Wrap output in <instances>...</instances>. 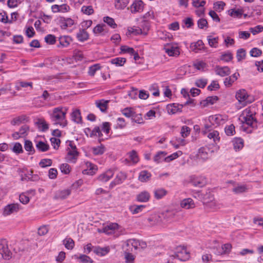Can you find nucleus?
Returning <instances> with one entry per match:
<instances>
[{
    "label": "nucleus",
    "instance_id": "47",
    "mask_svg": "<svg viewBox=\"0 0 263 263\" xmlns=\"http://www.w3.org/2000/svg\"><path fill=\"white\" fill-rule=\"evenodd\" d=\"M104 22L106 23L108 26H109L112 28H116L117 26V25L116 24L114 20L110 17L109 16H105L103 18Z\"/></svg>",
    "mask_w": 263,
    "mask_h": 263
},
{
    "label": "nucleus",
    "instance_id": "43",
    "mask_svg": "<svg viewBox=\"0 0 263 263\" xmlns=\"http://www.w3.org/2000/svg\"><path fill=\"white\" fill-rule=\"evenodd\" d=\"M229 12V15L234 17L240 18L243 14V10L239 9H232Z\"/></svg>",
    "mask_w": 263,
    "mask_h": 263
},
{
    "label": "nucleus",
    "instance_id": "61",
    "mask_svg": "<svg viewBox=\"0 0 263 263\" xmlns=\"http://www.w3.org/2000/svg\"><path fill=\"white\" fill-rule=\"evenodd\" d=\"M132 120L133 121L138 124H141L143 123V118H142L141 114H136L135 112L134 113L132 117Z\"/></svg>",
    "mask_w": 263,
    "mask_h": 263
},
{
    "label": "nucleus",
    "instance_id": "27",
    "mask_svg": "<svg viewBox=\"0 0 263 263\" xmlns=\"http://www.w3.org/2000/svg\"><path fill=\"white\" fill-rule=\"evenodd\" d=\"M109 102V100H105L102 99L96 101L95 104L97 107L99 108L102 112H105L107 108L108 103Z\"/></svg>",
    "mask_w": 263,
    "mask_h": 263
},
{
    "label": "nucleus",
    "instance_id": "1",
    "mask_svg": "<svg viewBox=\"0 0 263 263\" xmlns=\"http://www.w3.org/2000/svg\"><path fill=\"white\" fill-rule=\"evenodd\" d=\"M255 115L256 108L255 107H249L243 110L239 119L243 123H246L251 127H254L257 126Z\"/></svg>",
    "mask_w": 263,
    "mask_h": 263
},
{
    "label": "nucleus",
    "instance_id": "31",
    "mask_svg": "<svg viewBox=\"0 0 263 263\" xmlns=\"http://www.w3.org/2000/svg\"><path fill=\"white\" fill-rule=\"evenodd\" d=\"M154 194L156 199H160L167 194V191L163 188H158L155 190Z\"/></svg>",
    "mask_w": 263,
    "mask_h": 263
},
{
    "label": "nucleus",
    "instance_id": "40",
    "mask_svg": "<svg viewBox=\"0 0 263 263\" xmlns=\"http://www.w3.org/2000/svg\"><path fill=\"white\" fill-rule=\"evenodd\" d=\"M81 12L86 15H91L94 13V10L91 6L84 5L81 7Z\"/></svg>",
    "mask_w": 263,
    "mask_h": 263
},
{
    "label": "nucleus",
    "instance_id": "3",
    "mask_svg": "<svg viewBox=\"0 0 263 263\" xmlns=\"http://www.w3.org/2000/svg\"><path fill=\"white\" fill-rule=\"evenodd\" d=\"M219 147L216 144L209 145V146L201 147L198 150L197 158L198 159L205 161L208 160L210 155L217 151Z\"/></svg>",
    "mask_w": 263,
    "mask_h": 263
},
{
    "label": "nucleus",
    "instance_id": "32",
    "mask_svg": "<svg viewBox=\"0 0 263 263\" xmlns=\"http://www.w3.org/2000/svg\"><path fill=\"white\" fill-rule=\"evenodd\" d=\"M232 142L236 151H239L243 147V140L240 138H234Z\"/></svg>",
    "mask_w": 263,
    "mask_h": 263
},
{
    "label": "nucleus",
    "instance_id": "46",
    "mask_svg": "<svg viewBox=\"0 0 263 263\" xmlns=\"http://www.w3.org/2000/svg\"><path fill=\"white\" fill-rule=\"evenodd\" d=\"M218 98L217 96L208 97L205 100L203 101V105L205 106L209 104H213L218 100Z\"/></svg>",
    "mask_w": 263,
    "mask_h": 263
},
{
    "label": "nucleus",
    "instance_id": "49",
    "mask_svg": "<svg viewBox=\"0 0 263 263\" xmlns=\"http://www.w3.org/2000/svg\"><path fill=\"white\" fill-rule=\"evenodd\" d=\"M63 243L65 245V247L69 250L72 249L74 246V242L72 239L71 238H66L63 240Z\"/></svg>",
    "mask_w": 263,
    "mask_h": 263
},
{
    "label": "nucleus",
    "instance_id": "2",
    "mask_svg": "<svg viewBox=\"0 0 263 263\" xmlns=\"http://www.w3.org/2000/svg\"><path fill=\"white\" fill-rule=\"evenodd\" d=\"M67 109L63 110L62 107L54 108L51 115V119L54 124L59 125L62 127H65L67 125L66 119Z\"/></svg>",
    "mask_w": 263,
    "mask_h": 263
},
{
    "label": "nucleus",
    "instance_id": "19",
    "mask_svg": "<svg viewBox=\"0 0 263 263\" xmlns=\"http://www.w3.org/2000/svg\"><path fill=\"white\" fill-rule=\"evenodd\" d=\"M150 197V194L147 191H144L136 196V199L138 202H146L149 201Z\"/></svg>",
    "mask_w": 263,
    "mask_h": 263
},
{
    "label": "nucleus",
    "instance_id": "26",
    "mask_svg": "<svg viewBox=\"0 0 263 263\" xmlns=\"http://www.w3.org/2000/svg\"><path fill=\"white\" fill-rule=\"evenodd\" d=\"M165 52L167 53L169 56H177L179 54V49L177 47L168 46L164 48Z\"/></svg>",
    "mask_w": 263,
    "mask_h": 263
},
{
    "label": "nucleus",
    "instance_id": "44",
    "mask_svg": "<svg viewBox=\"0 0 263 263\" xmlns=\"http://www.w3.org/2000/svg\"><path fill=\"white\" fill-rule=\"evenodd\" d=\"M145 206L144 205H134L130 207L129 210L133 214H136L141 212Z\"/></svg>",
    "mask_w": 263,
    "mask_h": 263
},
{
    "label": "nucleus",
    "instance_id": "55",
    "mask_svg": "<svg viewBox=\"0 0 263 263\" xmlns=\"http://www.w3.org/2000/svg\"><path fill=\"white\" fill-rule=\"evenodd\" d=\"M224 130L227 136H233L235 133V126L233 124L226 126Z\"/></svg>",
    "mask_w": 263,
    "mask_h": 263
},
{
    "label": "nucleus",
    "instance_id": "57",
    "mask_svg": "<svg viewBox=\"0 0 263 263\" xmlns=\"http://www.w3.org/2000/svg\"><path fill=\"white\" fill-rule=\"evenodd\" d=\"M26 119L25 116H21L16 117L11 121V124L13 125H18L24 121Z\"/></svg>",
    "mask_w": 263,
    "mask_h": 263
},
{
    "label": "nucleus",
    "instance_id": "48",
    "mask_svg": "<svg viewBox=\"0 0 263 263\" xmlns=\"http://www.w3.org/2000/svg\"><path fill=\"white\" fill-rule=\"evenodd\" d=\"M126 263H134L135 257L130 252H124Z\"/></svg>",
    "mask_w": 263,
    "mask_h": 263
},
{
    "label": "nucleus",
    "instance_id": "34",
    "mask_svg": "<svg viewBox=\"0 0 263 263\" xmlns=\"http://www.w3.org/2000/svg\"><path fill=\"white\" fill-rule=\"evenodd\" d=\"M126 59L121 57H118L110 60V62L112 64L115 65L116 66H122L126 62Z\"/></svg>",
    "mask_w": 263,
    "mask_h": 263
},
{
    "label": "nucleus",
    "instance_id": "6",
    "mask_svg": "<svg viewBox=\"0 0 263 263\" xmlns=\"http://www.w3.org/2000/svg\"><path fill=\"white\" fill-rule=\"evenodd\" d=\"M121 229L120 232L121 234H124L125 230L122 229L117 223H110L103 228V232L107 234H111L116 230Z\"/></svg>",
    "mask_w": 263,
    "mask_h": 263
},
{
    "label": "nucleus",
    "instance_id": "33",
    "mask_svg": "<svg viewBox=\"0 0 263 263\" xmlns=\"http://www.w3.org/2000/svg\"><path fill=\"white\" fill-rule=\"evenodd\" d=\"M72 120L77 123H80L82 122V117L81 116L80 111L79 109L74 110L71 114Z\"/></svg>",
    "mask_w": 263,
    "mask_h": 263
},
{
    "label": "nucleus",
    "instance_id": "18",
    "mask_svg": "<svg viewBox=\"0 0 263 263\" xmlns=\"http://www.w3.org/2000/svg\"><path fill=\"white\" fill-rule=\"evenodd\" d=\"M71 194V190L65 189L58 191L56 192L54 198L57 199H65Z\"/></svg>",
    "mask_w": 263,
    "mask_h": 263
},
{
    "label": "nucleus",
    "instance_id": "12",
    "mask_svg": "<svg viewBox=\"0 0 263 263\" xmlns=\"http://www.w3.org/2000/svg\"><path fill=\"white\" fill-rule=\"evenodd\" d=\"M235 97L240 103L246 104L247 102V100L248 98V95L245 89H242L236 92Z\"/></svg>",
    "mask_w": 263,
    "mask_h": 263
},
{
    "label": "nucleus",
    "instance_id": "35",
    "mask_svg": "<svg viewBox=\"0 0 263 263\" xmlns=\"http://www.w3.org/2000/svg\"><path fill=\"white\" fill-rule=\"evenodd\" d=\"M105 146L102 144L92 148V153L95 155H101L105 152Z\"/></svg>",
    "mask_w": 263,
    "mask_h": 263
},
{
    "label": "nucleus",
    "instance_id": "14",
    "mask_svg": "<svg viewBox=\"0 0 263 263\" xmlns=\"http://www.w3.org/2000/svg\"><path fill=\"white\" fill-rule=\"evenodd\" d=\"M176 212L173 210H167L161 213V216L163 217L164 223L170 222L175 217Z\"/></svg>",
    "mask_w": 263,
    "mask_h": 263
},
{
    "label": "nucleus",
    "instance_id": "13",
    "mask_svg": "<svg viewBox=\"0 0 263 263\" xmlns=\"http://www.w3.org/2000/svg\"><path fill=\"white\" fill-rule=\"evenodd\" d=\"M59 24L62 29H66L74 24V21L71 18L60 17L59 20Z\"/></svg>",
    "mask_w": 263,
    "mask_h": 263
},
{
    "label": "nucleus",
    "instance_id": "7",
    "mask_svg": "<svg viewBox=\"0 0 263 263\" xmlns=\"http://www.w3.org/2000/svg\"><path fill=\"white\" fill-rule=\"evenodd\" d=\"M127 175L123 172H119L116 176L114 180L109 184V188L112 189L117 185L120 184L126 179Z\"/></svg>",
    "mask_w": 263,
    "mask_h": 263
},
{
    "label": "nucleus",
    "instance_id": "63",
    "mask_svg": "<svg viewBox=\"0 0 263 263\" xmlns=\"http://www.w3.org/2000/svg\"><path fill=\"white\" fill-rule=\"evenodd\" d=\"M12 151L15 154H18L23 152L22 146L21 143L16 142L14 144Z\"/></svg>",
    "mask_w": 263,
    "mask_h": 263
},
{
    "label": "nucleus",
    "instance_id": "22",
    "mask_svg": "<svg viewBox=\"0 0 263 263\" xmlns=\"http://www.w3.org/2000/svg\"><path fill=\"white\" fill-rule=\"evenodd\" d=\"M59 41L60 42V45L58 46L59 47H67L71 42L72 39L69 36H63L59 38Z\"/></svg>",
    "mask_w": 263,
    "mask_h": 263
},
{
    "label": "nucleus",
    "instance_id": "28",
    "mask_svg": "<svg viewBox=\"0 0 263 263\" xmlns=\"http://www.w3.org/2000/svg\"><path fill=\"white\" fill-rule=\"evenodd\" d=\"M149 222L151 223L152 224H155L161 222L164 223L163 217L161 216V213L159 214H155L152 215L147 219Z\"/></svg>",
    "mask_w": 263,
    "mask_h": 263
},
{
    "label": "nucleus",
    "instance_id": "52",
    "mask_svg": "<svg viewBox=\"0 0 263 263\" xmlns=\"http://www.w3.org/2000/svg\"><path fill=\"white\" fill-rule=\"evenodd\" d=\"M122 114L127 118H132L135 111L131 107H126L121 110Z\"/></svg>",
    "mask_w": 263,
    "mask_h": 263
},
{
    "label": "nucleus",
    "instance_id": "60",
    "mask_svg": "<svg viewBox=\"0 0 263 263\" xmlns=\"http://www.w3.org/2000/svg\"><path fill=\"white\" fill-rule=\"evenodd\" d=\"M99 64H96L89 67L88 74L89 76H93L96 72L100 69Z\"/></svg>",
    "mask_w": 263,
    "mask_h": 263
},
{
    "label": "nucleus",
    "instance_id": "23",
    "mask_svg": "<svg viewBox=\"0 0 263 263\" xmlns=\"http://www.w3.org/2000/svg\"><path fill=\"white\" fill-rule=\"evenodd\" d=\"M181 206L185 209H193L195 207V204L192 199H184L180 203Z\"/></svg>",
    "mask_w": 263,
    "mask_h": 263
},
{
    "label": "nucleus",
    "instance_id": "20",
    "mask_svg": "<svg viewBox=\"0 0 263 263\" xmlns=\"http://www.w3.org/2000/svg\"><path fill=\"white\" fill-rule=\"evenodd\" d=\"M143 3L142 1H135L132 5L130 9L132 13L141 12L143 9Z\"/></svg>",
    "mask_w": 263,
    "mask_h": 263
},
{
    "label": "nucleus",
    "instance_id": "9",
    "mask_svg": "<svg viewBox=\"0 0 263 263\" xmlns=\"http://www.w3.org/2000/svg\"><path fill=\"white\" fill-rule=\"evenodd\" d=\"M20 209V204L18 203H12L6 205L3 210V215L8 216L14 213L17 212Z\"/></svg>",
    "mask_w": 263,
    "mask_h": 263
},
{
    "label": "nucleus",
    "instance_id": "58",
    "mask_svg": "<svg viewBox=\"0 0 263 263\" xmlns=\"http://www.w3.org/2000/svg\"><path fill=\"white\" fill-rule=\"evenodd\" d=\"M86 165L87 168H89V172L88 174L92 175L97 171V166L91 162H87Z\"/></svg>",
    "mask_w": 263,
    "mask_h": 263
},
{
    "label": "nucleus",
    "instance_id": "5",
    "mask_svg": "<svg viewBox=\"0 0 263 263\" xmlns=\"http://www.w3.org/2000/svg\"><path fill=\"white\" fill-rule=\"evenodd\" d=\"M0 254L6 260L10 259L12 256V253L8 248V241L5 239H0Z\"/></svg>",
    "mask_w": 263,
    "mask_h": 263
},
{
    "label": "nucleus",
    "instance_id": "21",
    "mask_svg": "<svg viewBox=\"0 0 263 263\" xmlns=\"http://www.w3.org/2000/svg\"><path fill=\"white\" fill-rule=\"evenodd\" d=\"M205 134L209 139L213 140L214 143L212 144H216L217 145V143L219 142L220 140V137L219 133L217 130H213L209 133H206Z\"/></svg>",
    "mask_w": 263,
    "mask_h": 263
},
{
    "label": "nucleus",
    "instance_id": "59",
    "mask_svg": "<svg viewBox=\"0 0 263 263\" xmlns=\"http://www.w3.org/2000/svg\"><path fill=\"white\" fill-rule=\"evenodd\" d=\"M129 158L130 160L132 161L134 163H136L139 161L137 154L134 150H133L129 153Z\"/></svg>",
    "mask_w": 263,
    "mask_h": 263
},
{
    "label": "nucleus",
    "instance_id": "36",
    "mask_svg": "<svg viewBox=\"0 0 263 263\" xmlns=\"http://www.w3.org/2000/svg\"><path fill=\"white\" fill-rule=\"evenodd\" d=\"M24 148L26 151L29 152V155H33L35 153L32 143L31 141L29 140H26L25 141Z\"/></svg>",
    "mask_w": 263,
    "mask_h": 263
},
{
    "label": "nucleus",
    "instance_id": "8",
    "mask_svg": "<svg viewBox=\"0 0 263 263\" xmlns=\"http://www.w3.org/2000/svg\"><path fill=\"white\" fill-rule=\"evenodd\" d=\"M114 174V170L109 169L107 170L106 172L101 174L98 177L97 179L98 181L104 183L110 180L113 177Z\"/></svg>",
    "mask_w": 263,
    "mask_h": 263
},
{
    "label": "nucleus",
    "instance_id": "38",
    "mask_svg": "<svg viewBox=\"0 0 263 263\" xmlns=\"http://www.w3.org/2000/svg\"><path fill=\"white\" fill-rule=\"evenodd\" d=\"M128 32L129 34H134L135 35L140 34H144V35H146L147 34L146 32H143L142 29L138 27H128Z\"/></svg>",
    "mask_w": 263,
    "mask_h": 263
},
{
    "label": "nucleus",
    "instance_id": "17",
    "mask_svg": "<svg viewBox=\"0 0 263 263\" xmlns=\"http://www.w3.org/2000/svg\"><path fill=\"white\" fill-rule=\"evenodd\" d=\"M216 74L221 77H225L229 76L230 73V69L228 66L220 67L217 66L215 69Z\"/></svg>",
    "mask_w": 263,
    "mask_h": 263
},
{
    "label": "nucleus",
    "instance_id": "39",
    "mask_svg": "<svg viewBox=\"0 0 263 263\" xmlns=\"http://www.w3.org/2000/svg\"><path fill=\"white\" fill-rule=\"evenodd\" d=\"M129 3V0H116L115 7L118 9H123Z\"/></svg>",
    "mask_w": 263,
    "mask_h": 263
},
{
    "label": "nucleus",
    "instance_id": "16",
    "mask_svg": "<svg viewBox=\"0 0 263 263\" xmlns=\"http://www.w3.org/2000/svg\"><path fill=\"white\" fill-rule=\"evenodd\" d=\"M67 151L65 158L66 161L70 163H76L79 156L78 152L77 151L70 150H67Z\"/></svg>",
    "mask_w": 263,
    "mask_h": 263
},
{
    "label": "nucleus",
    "instance_id": "62",
    "mask_svg": "<svg viewBox=\"0 0 263 263\" xmlns=\"http://www.w3.org/2000/svg\"><path fill=\"white\" fill-rule=\"evenodd\" d=\"M52 165V160L50 159H43L39 162V165L43 168L50 166Z\"/></svg>",
    "mask_w": 263,
    "mask_h": 263
},
{
    "label": "nucleus",
    "instance_id": "11",
    "mask_svg": "<svg viewBox=\"0 0 263 263\" xmlns=\"http://www.w3.org/2000/svg\"><path fill=\"white\" fill-rule=\"evenodd\" d=\"M191 183L196 187H202L206 184V179L202 176H193L191 179Z\"/></svg>",
    "mask_w": 263,
    "mask_h": 263
},
{
    "label": "nucleus",
    "instance_id": "25",
    "mask_svg": "<svg viewBox=\"0 0 263 263\" xmlns=\"http://www.w3.org/2000/svg\"><path fill=\"white\" fill-rule=\"evenodd\" d=\"M77 38L80 42L87 41L89 38V34L85 29H80L77 33Z\"/></svg>",
    "mask_w": 263,
    "mask_h": 263
},
{
    "label": "nucleus",
    "instance_id": "41",
    "mask_svg": "<svg viewBox=\"0 0 263 263\" xmlns=\"http://www.w3.org/2000/svg\"><path fill=\"white\" fill-rule=\"evenodd\" d=\"M203 43L201 40H198L195 43H191L190 45L191 48L195 52H197V50H200L203 48Z\"/></svg>",
    "mask_w": 263,
    "mask_h": 263
},
{
    "label": "nucleus",
    "instance_id": "53",
    "mask_svg": "<svg viewBox=\"0 0 263 263\" xmlns=\"http://www.w3.org/2000/svg\"><path fill=\"white\" fill-rule=\"evenodd\" d=\"M182 154V152L180 151L175 152L172 155L166 157L165 159V162H170V161L176 159L178 158L179 156H180Z\"/></svg>",
    "mask_w": 263,
    "mask_h": 263
},
{
    "label": "nucleus",
    "instance_id": "24",
    "mask_svg": "<svg viewBox=\"0 0 263 263\" xmlns=\"http://www.w3.org/2000/svg\"><path fill=\"white\" fill-rule=\"evenodd\" d=\"M107 32V26L105 24H98L93 29V32L95 34L104 35Z\"/></svg>",
    "mask_w": 263,
    "mask_h": 263
},
{
    "label": "nucleus",
    "instance_id": "10",
    "mask_svg": "<svg viewBox=\"0 0 263 263\" xmlns=\"http://www.w3.org/2000/svg\"><path fill=\"white\" fill-rule=\"evenodd\" d=\"M229 182L233 184V187L232 188V191L236 194L246 192L248 190L247 186L245 184L237 183L233 181H230Z\"/></svg>",
    "mask_w": 263,
    "mask_h": 263
},
{
    "label": "nucleus",
    "instance_id": "30",
    "mask_svg": "<svg viewBox=\"0 0 263 263\" xmlns=\"http://www.w3.org/2000/svg\"><path fill=\"white\" fill-rule=\"evenodd\" d=\"M166 155L167 153L165 152L159 151L154 156V161L157 163L165 161Z\"/></svg>",
    "mask_w": 263,
    "mask_h": 263
},
{
    "label": "nucleus",
    "instance_id": "42",
    "mask_svg": "<svg viewBox=\"0 0 263 263\" xmlns=\"http://www.w3.org/2000/svg\"><path fill=\"white\" fill-rule=\"evenodd\" d=\"M36 147L39 151L43 152L47 151L49 148V145L43 141L37 142L36 144Z\"/></svg>",
    "mask_w": 263,
    "mask_h": 263
},
{
    "label": "nucleus",
    "instance_id": "56",
    "mask_svg": "<svg viewBox=\"0 0 263 263\" xmlns=\"http://www.w3.org/2000/svg\"><path fill=\"white\" fill-rule=\"evenodd\" d=\"M139 240L136 239H128L126 240V246L132 245L135 250L139 249Z\"/></svg>",
    "mask_w": 263,
    "mask_h": 263
},
{
    "label": "nucleus",
    "instance_id": "37",
    "mask_svg": "<svg viewBox=\"0 0 263 263\" xmlns=\"http://www.w3.org/2000/svg\"><path fill=\"white\" fill-rule=\"evenodd\" d=\"M218 39V37H213L211 35H209L207 37V40L210 46L213 48L217 47Z\"/></svg>",
    "mask_w": 263,
    "mask_h": 263
},
{
    "label": "nucleus",
    "instance_id": "29",
    "mask_svg": "<svg viewBox=\"0 0 263 263\" xmlns=\"http://www.w3.org/2000/svg\"><path fill=\"white\" fill-rule=\"evenodd\" d=\"M151 176V173L147 171H142L139 173L138 179L141 182H145L150 179Z\"/></svg>",
    "mask_w": 263,
    "mask_h": 263
},
{
    "label": "nucleus",
    "instance_id": "50",
    "mask_svg": "<svg viewBox=\"0 0 263 263\" xmlns=\"http://www.w3.org/2000/svg\"><path fill=\"white\" fill-rule=\"evenodd\" d=\"M36 124L39 125V128H42L41 130L43 132L47 130L49 128L48 124L43 119H39Z\"/></svg>",
    "mask_w": 263,
    "mask_h": 263
},
{
    "label": "nucleus",
    "instance_id": "54",
    "mask_svg": "<svg viewBox=\"0 0 263 263\" xmlns=\"http://www.w3.org/2000/svg\"><path fill=\"white\" fill-rule=\"evenodd\" d=\"M246 52L245 49L241 48L237 51L236 58L238 62L241 61L246 57Z\"/></svg>",
    "mask_w": 263,
    "mask_h": 263
},
{
    "label": "nucleus",
    "instance_id": "45",
    "mask_svg": "<svg viewBox=\"0 0 263 263\" xmlns=\"http://www.w3.org/2000/svg\"><path fill=\"white\" fill-rule=\"evenodd\" d=\"M86 130H87L88 132H90V137H92L95 136H98L99 137H101L102 136V134L101 133L100 129L98 126L95 127L94 129L91 131L89 128H86Z\"/></svg>",
    "mask_w": 263,
    "mask_h": 263
},
{
    "label": "nucleus",
    "instance_id": "15",
    "mask_svg": "<svg viewBox=\"0 0 263 263\" xmlns=\"http://www.w3.org/2000/svg\"><path fill=\"white\" fill-rule=\"evenodd\" d=\"M183 106L182 104L173 103L168 104L166 109L169 114H175L178 112H181Z\"/></svg>",
    "mask_w": 263,
    "mask_h": 263
},
{
    "label": "nucleus",
    "instance_id": "64",
    "mask_svg": "<svg viewBox=\"0 0 263 263\" xmlns=\"http://www.w3.org/2000/svg\"><path fill=\"white\" fill-rule=\"evenodd\" d=\"M45 41L48 44L53 45L56 42L55 37L52 34H48L45 36Z\"/></svg>",
    "mask_w": 263,
    "mask_h": 263
},
{
    "label": "nucleus",
    "instance_id": "51",
    "mask_svg": "<svg viewBox=\"0 0 263 263\" xmlns=\"http://www.w3.org/2000/svg\"><path fill=\"white\" fill-rule=\"evenodd\" d=\"M232 59L233 54L229 51L222 53L220 57V60L226 62L230 61Z\"/></svg>",
    "mask_w": 263,
    "mask_h": 263
},
{
    "label": "nucleus",
    "instance_id": "4",
    "mask_svg": "<svg viewBox=\"0 0 263 263\" xmlns=\"http://www.w3.org/2000/svg\"><path fill=\"white\" fill-rule=\"evenodd\" d=\"M190 257L189 253L186 250L182 247L177 248L176 252L170 256L168 261H174V263H177V261H185Z\"/></svg>",
    "mask_w": 263,
    "mask_h": 263
}]
</instances>
